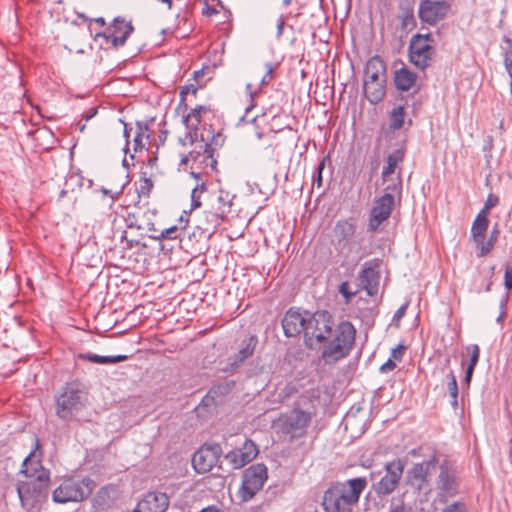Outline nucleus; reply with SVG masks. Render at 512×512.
I'll list each match as a JSON object with an SVG mask.
<instances>
[{
  "mask_svg": "<svg viewBox=\"0 0 512 512\" xmlns=\"http://www.w3.org/2000/svg\"><path fill=\"white\" fill-rule=\"evenodd\" d=\"M356 232V224L352 218L341 219L333 228V244L338 251H343L350 244Z\"/></svg>",
  "mask_w": 512,
  "mask_h": 512,
  "instance_id": "6ab92c4d",
  "label": "nucleus"
},
{
  "mask_svg": "<svg viewBox=\"0 0 512 512\" xmlns=\"http://www.w3.org/2000/svg\"><path fill=\"white\" fill-rule=\"evenodd\" d=\"M178 232H179V229L177 226H171L169 228L162 230L160 233H158V231L153 232V234L150 235V238L155 239V240H161V239L174 240V239L179 238Z\"/></svg>",
  "mask_w": 512,
  "mask_h": 512,
  "instance_id": "c9c22d12",
  "label": "nucleus"
},
{
  "mask_svg": "<svg viewBox=\"0 0 512 512\" xmlns=\"http://www.w3.org/2000/svg\"><path fill=\"white\" fill-rule=\"evenodd\" d=\"M222 449L218 444H204L192 457V465L198 473H207L219 462Z\"/></svg>",
  "mask_w": 512,
  "mask_h": 512,
  "instance_id": "4468645a",
  "label": "nucleus"
},
{
  "mask_svg": "<svg viewBox=\"0 0 512 512\" xmlns=\"http://www.w3.org/2000/svg\"><path fill=\"white\" fill-rule=\"evenodd\" d=\"M169 505L165 493L150 492L140 500L132 512H165Z\"/></svg>",
  "mask_w": 512,
  "mask_h": 512,
  "instance_id": "b1692460",
  "label": "nucleus"
},
{
  "mask_svg": "<svg viewBox=\"0 0 512 512\" xmlns=\"http://www.w3.org/2000/svg\"><path fill=\"white\" fill-rule=\"evenodd\" d=\"M488 225V216L478 213L471 227V235H476L478 237L486 235Z\"/></svg>",
  "mask_w": 512,
  "mask_h": 512,
  "instance_id": "2f4dec72",
  "label": "nucleus"
},
{
  "mask_svg": "<svg viewBox=\"0 0 512 512\" xmlns=\"http://www.w3.org/2000/svg\"><path fill=\"white\" fill-rule=\"evenodd\" d=\"M308 318L299 310L290 308L282 319V327L287 337H295L305 331Z\"/></svg>",
  "mask_w": 512,
  "mask_h": 512,
  "instance_id": "5701e85b",
  "label": "nucleus"
},
{
  "mask_svg": "<svg viewBox=\"0 0 512 512\" xmlns=\"http://www.w3.org/2000/svg\"><path fill=\"white\" fill-rule=\"evenodd\" d=\"M212 142L215 145H221L222 142H223L222 135L220 133H218L217 135H214L213 138H212Z\"/></svg>",
  "mask_w": 512,
  "mask_h": 512,
  "instance_id": "69168bd1",
  "label": "nucleus"
},
{
  "mask_svg": "<svg viewBox=\"0 0 512 512\" xmlns=\"http://www.w3.org/2000/svg\"><path fill=\"white\" fill-rule=\"evenodd\" d=\"M472 236V239L474 241V243L476 244V247L479 248V250H481V247L482 245L484 244V241H485V236L486 235H482V236H476V235H471Z\"/></svg>",
  "mask_w": 512,
  "mask_h": 512,
  "instance_id": "bf43d9fd",
  "label": "nucleus"
},
{
  "mask_svg": "<svg viewBox=\"0 0 512 512\" xmlns=\"http://www.w3.org/2000/svg\"><path fill=\"white\" fill-rule=\"evenodd\" d=\"M85 402L84 393L75 385L68 384L56 397V415L64 421H71L85 406Z\"/></svg>",
  "mask_w": 512,
  "mask_h": 512,
  "instance_id": "0eeeda50",
  "label": "nucleus"
},
{
  "mask_svg": "<svg viewBox=\"0 0 512 512\" xmlns=\"http://www.w3.org/2000/svg\"><path fill=\"white\" fill-rule=\"evenodd\" d=\"M199 147V151H191L188 155H185L181 159V164H187L189 160L192 159L194 162L204 165L205 168H210L211 171H214L216 169L217 160L214 158L215 150L212 147V143L206 142L202 136Z\"/></svg>",
  "mask_w": 512,
  "mask_h": 512,
  "instance_id": "412c9836",
  "label": "nucleus"
},
{
  "mask_svg": "<svg viewBox=\"0 0 512 512\" xmlns=\"http://www.w3.org/2000/svg\"><path fill=\"white\" fill-rule=\"evenodd\" d=\"M388 512H411V508L400 501L398 503H393Z\"/></svg>",
  "mask_w": 512,
  "mask_h": 512,
  "instance_id": "de8ad7c7",
  "label": "nucleus"
},
{
  "mask_svg": "<svg viewBox=\"0 0 512 512\" xmlns=\"http://www.w3.org/2000/svg\"><path fill=\"white\" fill-rule=\"evenodd\" d=\"M99 356H100V355H97V354H94V353L88 352V353L80 354V355H79V358H80V359H83V360H87V361L92 362V363H96V364H98V362H99Z\"/></svg>",
  "mask_w": 512,
  "mask_h": 512,
  "instance_id": "5fc2aeb1",
  "label": "nucleus"
},
{
  "mask_svg": "<svg viewBox=\"0 0 512 512\" xmlns=\"http://www.w3.org/2000/svg\"><path fill=\"white\" fill-rule=\"evenodd\" d=\"M415 19L412 13H406L402 19V25L404 27L414 26Z\"/></svg>",
  "mask_w": 512,
  "mask_h": 512,
  "instance_id": "4d7b16f0",
  "label": "nucleus"
},
{
  "mask_svg": "<svg viewBox=\"0 0 512 512\" xmlns=\"http://www.w3.org/2000/svg\"><path fill=\"white\" fill-rule=\"evenodd\" d=\"M367 486L365 478H353L331 485L324 493L322 505L326 512H352Z\"/></svg>",
  "mask_w": 512,
  "mask_h": 512,
  "instance_id": "f257e3e1",
  "label": "nucleus"
},
{
  "mask_svg": "<svg viewBox=\"0 0 512 512\" xmlns=\"http://www.w3.org/2000/svg\"><path fill=\"white\" fill-rule=\"evenodd\" d=\"M190 89H191V91H192V93H193V94H196L197 89H196L195 87H193V86H191V87H189V86H185V87H183V88L181 89V91H180V96H181V99H182V100L184 99V96H185L188 92H190Z\"/></svg>",
  "mask_w": 512,
  "mask_h": 512,
  "instance_id": "680f3d73",
  "label": "nucleus"
},
{
  "mask_svg": "<svg viewBox=\"0 0 512 512\" xmlns=\"http://www.w3.org/2000/svg\"><path fill=\"white\" fill-rule=\"evenodd\" d=\"M97 113V110L96 109H91L88 113H86L84 115V118L86 121L90 120L92 117L95 116V114Z\"/></svg>",
  "mask_w": 512,
  "mask_h": 512,
  "instance_id": "338daca9",
  "label": "nucleus"
},
{
  "mask_svg": "<svg viewBox=\"0 0 512 512\" xmlns=\"http://www.w3.org/2000/svg\"><path fill=\"white\" fill-rule=\"evenodd\" d=\"M359 280L362 288L367 291L368 295L373 296L377 292L379 273L374 267L367 266V263H365L361 270Z\"/></svg>",
  "mask_w": 512,
  "mask_h": 512,
  "instance_id": "cd10ccee",
  "label": "nucleus"
},
{
  "mask_svg": "<svg viewBox=\"0 0 512 512\" xmlns=\"http://www.w3.org/2000/svg\"><path fill=\"white\" fill-rule=\"evenodd\" d=\"M498 203H499L498 196H496L494 194H489L486 199V202L484 204V207L480 210L479 213L482 215L488 216L490 209L492 207L498 205Z\"/></svg>",
  "mask_w": 512,
  "mask_h": 512,
  "instance_id": "ea45409f",
  "label": "nucleus"
},
{
  "mask_svg": "<svg viewBox=\"0 0 512 512\" xmlns=\"http://www.w3.org/2000/svg\"><path fill=\"white\" fill-rule=\"evenodd\" d=\"M235 196L231 195L227 191L220 190L219 195L217 197L218 206L215 212H208L207 217L211 222L213 228H217L222 221L225 220L227 215L231 211L232 200Z\"/></svg>",
  "mask_w": 512,
  "mask_h": 512,
  "instance_id": "393cba45",
  "label": "nucleus"
},
{
  "mask_svg": "<svg viewBox=\"0 0 512 512\" xmlns=\"http://www.w3.org/2000/svg\"><path fill=\"white\" fill-rule=\"evenodd\" d=\"M148 124L145 122H136V132L133 138L134 151H142L149 143Z\"/></svg>",
  "mask_w": 512,
  "mask_h": 512,
  "instance_id": "c756f323",
  "label": "nucleus"
},
{
  "mask_svg": "<svg viewBox=\"0 0 512 512\" xmlns=\"http://www.w3.org/2000/svg\"><path fill=\"white\" fill-rule=\"evenodd\" d=\"M496 242V240L490 238H488L487 241H484V244L482 245L481 250L478 253V256L483 257L490 253Z\"/></svg>",
  "mask_w": 512,
  "mask_h": 512,
  "instance_id": "49530a36",
  "label": "nucleus"
},
{
  "mask_svg": "<svg viewBox=\"0 0 512 512\" xmlns=\"http://www.w3.org/2000/svg\"><path fill=\"white\" fill-rule=\"evenodd\" d=\"M447 378H448V383H447L448 391H449L450 397L452 398L451 405L454 408H457V406H458V401H457V398H458V385H457V380H456V377H455L453 371H450L447 374Z\"/></svg>",
  "mask_w": 512,
  "mask_h": 512,
  "instance_id": "f704fd0d",
  "label": "nucleus"
},
{
  "mask_svg": "<svg viewBox=\"0 0 512 512\" xmlns=\"http://www.w3.org/2000/svg\"><path fill=\"white\" fill-rule=\"evenodd\" d=\"M33 456L31 452L23 461L21 472L28 476L26 481L17 485L18 497L26 509H33L47 499L49 493L50 472L43 467L30 472L28 462Z\"/></svg>",
  "mask_w": 512,
  "mask_h": 512,
  "instance_id": "f03ea898",
  "label": "nucleus"
},
{
  "mask_svg": "<svg viewBox=\"0 0 512 512\" xmlns=\"http://www.w3.org/2000/svg\"><path fill=\"white\" fill-rule=\"evenodd\" d=\"M356 329L349 321L341 322L335 329L333 338L323 346L321 358L325 364H335L346 358L355 343Z\"/></svg>",
  "mask_w": 512,
  "mask_h": 512,
  "instance_id": "7ed1b4c3",
  "label": "nucleus"
},
{
  "mask_svg": "<svg viewBox=\"0 0 512 512\" xmlns=\"http://www.w3.org/2000/svg\"><path fill=\"white\" fill-rule=\"evenodd\" d=\"M258 344V338L255 335H249L248 337L241 340L238 345L237 352L229 357V367L225 368L226 372L235 371L245 360L250 358Z\"/></svg>",
  "mask_w": 512,
  "mask_h": 512,
  "instance_id": "aec40b11",
  "label": "nucleus"
},
{
  "mask_svg": "<svg viewBox=\"0 0 512 512\" xmlns=\"http://www.w3.org/2000/svg\"><path fill=\"white\" fill-rule=\"evenodd\" d=\"M363 90L365 97L371 104H377L385 96L386 65L379 56L371 57L364 73Z\"/></svg>",
  "mask_w": 512,
  "mask_h": 512,
  "instance_id": "20e7f679",
  "label": "nucleus"
},
{
  "mask_svg": "<svg viewBox=\"0 0 512 512\" xmlns=\"http://www.w3.org/2000/svg\"><path fill=\"white\" fill-rule=\"evenodd\" d=\"M339 292L344 296L346 302H349L357 293V291H350L348 282L341 283Z\"/></svg>",
  "mask_w": 512,
  "mask_h": 512,
  "instance_id": "c03bdc74",
  "label": "nucleus"
},
{
  "mask_svg": "<svg viewBox=\"0 0 512 512\" xmlns=\"http://www.w3.org/2000/svg\"><path fill=\"white\" fill-rule=\"evenodd\" d=\"M325 167V160L323 159L319 164H318V167H317V183H318V186L321 185V174H322V170L324 169Z\"/></svg>",
  "mask_w": 512,
  "mask_h": 512,
  "instance_id": "052dcab7",
  "label": "nucleus"
},
{
  "mask_svg": "<svg viewBox=\"0 0 512 512\" xmlns=\"http://www.w3.org/2000/svg\"><path fill=\"white\" fill-rule=\"evenodd\" d=\"M442 512H468V509L464 502L456 501L447 505Z\"/></svg>",
  "mask_w": 512,
  "mask_h": 512,
  "instance_id": "37998d69",
  "label": "nucleus"
},
{
  "mask_svg": "<svg viewBox=\"0 0 512 512\" xmlns=\"http://www.w3.org/2000/svg\"><path fill=\"white\" fill-rule=\"evenodd\" d=\"M284 25H285V21H284V18L282 16L279 17V19L277 20V37L280 38L283 34V30H284Z\"/></svg>",
  "mask_w": 512,
  "mask_h": 512,
  "instance_id": "13d9d810",
  "label": "nucleus"
},
{
  "mask_svg": "<svg viewBox=\"0 0 512 512\" xmlns=\"http://www.w3.org/2000/svg\"><path fill=\"white\" fill-rule=\"evenodd\" d=\"M200 512H222L221 510L214 508V507H208L202 509Z\"/></svg>",
  "mask_w": 512,
  "mask_h": 512,
  "instance_id": "774afa93",
  "label": "nucleus"
},
{
  "mask_svg": "<svg viewBox=\"0 0 512 512\" xmlns=\"http://www.w3.org/2000/svg\"><path fill=\"white\" fill-rule=\"evenodd\" d=\"M206 190L204 183L197 184L191 192V209H196L201 206L200 196Z\"/></svg>",
  "mask_w": 512,
  "mask_h": 512,
  "instance_id": "4c0bfd02",
  "label": "nucleus"
},
{
  "mask_svg": "<svg viewBox=\"0 0 512 512\" xmlns=\"http://www.w3.org/2000/svg\"><path fill=\"white\" fill-rule=\"evenodd\" d=\"M504 42L506 43L504 51V65L507 73L512 78V40L508 37H504Z\"/></svg>",
  "mask_w": 512,
  "mask_h": 512,
  "instance_id": "e433bc0d",
  "label": "nucleus"
},
{
  "mask_svg": "<svg viewBox=\"0 0 512 512\" xmlns=\"http://www.w3.org/2000/svg\"><path fill=\"white\" fill-rule=\"evenodd\" d=\"M496 242V240L490 238H488L487 241H484V244L482 245L481 250L478 253V256L483 257L490 253Z\"/></svg>",
  "mask_w": 512,
  "mask_h": 512,
  "instance_id": "a18cd8bd",
  "label": "nucleus"
},
{
  "mask_svg": "<svg viewBox=\"0 0 512 512\" xmlns=\"http://www.w3.org/2000/svg\"><path fill=\"white\" fill-rule=\"evenodd\" d=\"M466 351L470 354L468 367H471V369L474 370L479 361L480 348L477 344H470L466 347Z\"/></svg>",
  "mask_w": 512,
  "mask_h": 512,
  "instance_id": "58836bf2",
  "label": "nucleus"
},
{
  "mask_svg": "<svg viewBox=\"0 0 512 512\" xmlns=\"http://www.w3.org/2000/svg\"><path fill=\"white\" fill-rule=\"evenodd\" d=\"M404 471V462L401 459H394L385 464V474L375 485V492L378 495L391 494L398 486Z\"/></svg>",
  "mask_w": 512,
  "mask_h": 512,
  "instance_id": "ddd939ff",
  "label": "nucleus"
},
{
  "mask_svg": "<svg viewBox=\"0 0 512 512\" xmlns=\"http://www.w3.org/2000/svg\"><path fill=\"white\" fill-rule=\"evenodd\" d=\"M229 390V384L218 385L212 387L207 395L202 399L200 406H209L214 403L215 396L218 394L225 393Z\"/></svg>",
  "mask_w": 512,
  "mask_h": 512,
  "instance_id": "473e14b6",
  "label": "nucleus"
},
{
  "mask_svg": "<svg viewBox=\"0 0 512 512\" xmlns=\"http://www.w3.org/2000/svg\"><path fill=\"white\" fill-rule=\"evenodd\" d=\"M266 68H267V71H266V74L264 75V77L261 79V82H260L261 85L269 84V82L271 81V75L274 71L273 66L270 63L266 64Z\"/></svg>",
  "mask_w": 512,
  "mask_h": 512,
  "instance_id": "864d4df0",
  "label": "nucleus"
},
{
  "mask_svg": "<svg viewBox=\"0 0 512 512\" xmlns=\"http://www.w3.org/2000/svg\"><path fill=\"white\" fill-rule=\"evenodd\" d=\"M396 368V363L393 359L389 358L384 364L381 365L379 371L381 373H389Z\"/></svg>",
  "mask_w": 512,
  "mask_h": 512,
  "instance_id": "8fccbe9b",
  "label": "nucleus"
},
{
  "mask_svg": "<svg viewBox=\"0 0 512 512\" xmlns=\"http://www.w3.org/2000/svg\"><path fill=\"white\" fill-rule=\"evenodd\" d=\"M449 5L445 1H422L419 6V18L428 24H435L444 18L448 12Z\"/></svg>",
  "mask_w": 512,
  "mask_h": 512,
  "instance_id": "4be33fe9",
  "label": "nucleus"
},
{
  "mask_svg": "<svg viewBox=\"0 0 512 512\" xmlns=\"http://www.w3.org/2000/svg\"><path fill=\"white\" fill-rule=\"evenodd\" d=\"M153 213L149 210L147 211H137L128 213L125 221L127 227L136 228L138 230H145L149 232H157V229L154 226V223L151 219Z\"/></svg>",
  "mask_w": 512,
  "mask_h": 512,
  "instance_id": "bb28decb",
  "label": "nucleus"
},
{
  "mask_svg": "<svg viewBox=\"0 0 512 512\" xmlns=\"http://www.w3.org/2000/svg\"><path fill=\"white\" fill-rule=\"evenodd\" d=\"M405 108L399 105L391 110L389 113V127L391 130L396 131L403 127L405 122Z\"/></svg>",
  "mask_w": 512,
  "mask_h": 512,
  "instance_id": "7c9ffc66",
  "label": "nucleus"
},
{
  "mask_svg": "<svg viewBox=\"0 0 512 512\" xmlns=\"http://www.w3.org/2000/svg\"><path fill=\"white\" fill-rule=\"evenodd\" d=\"M394 205L395 199L390 191L375 200L369 215V231L378 230L379 226L390 217Z\"/></svg>",
  "mask_w": 512,
  "mask_h": 512,
  "instance_id": "2eb2a0df",
  "label": "nucleus"
},
{
  "mask_svg": "<svg viewBox=\"0 0 512 512\" xmlns=\"http://www.w3.org/2000/svg\"><path fill=\"white\" fill-rule=\"evenodd\" d=\"M100 191L102 192L103 195L110 197L112 200V203L117 201L119 199L120 195L122 194V190L112 191V190L104 188V187H102Z\"/></svg>",
  "mask_w": 512,
  "mask_h": 512,
  "instance_id": "09e8293b",
  "label": "nucleus"
},
{
  "mask_svg": "<svg viewBox=\"0 0 512 512\" xmlns=\"http://www.w3.org/2000/svg\"><path fill=\"white\" fill-rule=\"evenodd\" d=\"M267 467L264 464H255L248 467L242 476L240 497L242 501H249L260 491L267 480Z\"/></svg>",
  "mask_w": 512,
  "mask_h": 512,
  "instance_id": "1a4fd4ad",
  "label": "nucleus"
},
{
  "mask_svg": "<svg viewBox=\"0 0 512 512\" xmlns=\"http://www.w3.org/2000/svg\"><path fill=\"white\" fill-rule=\"evenodd\" d=\"M333 321L326 311H317L308 317L304 331V341L307 347L314 349L326 342L332 334Z\"/></svg>",
  "mask_w": 512,
  "mask_h": 512,
  "instance_id": "39448f33",
  "label": "nucleus"
},
{
  "mask_svg": "<svg viewBox=\"0 0 512 512\" xmlns=\"http://www.w3.org/2000/svg\"><path fill=\"white\" fill-rule=\"evenodd\" d=\"M258 452L256 444L252 440L246 439L241 447L228 452L225 458L233 469H240L250 463L258 455Z\"/></svg>",
  "mask_w": 512,
  "mask_h": 512,
  "instance_id": "a211bd4d",
  "label": "nucleus"
},
{
  "mask_svg": "<svg viewBox=\"0 0 512 512\" xmlns=\"http://www.w3.org/2000/svg\"><path fill=\"white\" fill-rule=\"evenodd\" d=\"M407 307H408V303H405V304H403L402 306H400V307L396 310V312H395V314H394V316H393V321H398V320H400L402 317H404V315H405V313H406V309H407Z\"/></svg>",
  "mask_w": 512,
  "mask_h": 512,
  "instance_id": "6e6d98bb",
  "label": "nucleus"
},
{
  "mask_svg": "<svg viewBox=\"0 0 512 512\" xmlns=\"http://www.w3.org/2000/svg\"><path fill=\"white\" fill-rule=\"evenodd\" d=\"M504 284L507 289H512V266L505 269Z\"/></svg>",
  "mask_w": 512,
  "mask_h": 512,
  "instance_id": "3c124183",
  "label": "nucleus"
},
{
  "mask_svg": "<svg viewBox=\"0 0 512 512\" xmlns=\"http://www.w3.org/2000/svg\"><path fill=\"white\" fill-rule=\"evenodd\" d=\"M417 74L402 66L394 72V84L400 91L410 90L416 83Z\"/></svg>",
  "mask_w": 512,
  "mask_h": 512,
  "instance_id": "c85d7f7f",
  "label": "nucleus"
},
{
  "mask_svg": "<svg viewBox=\"0 0 512 512\" xmlns=\"http://www.w3.org/2000/svg\"><path fill=\"white\" fill-rule=\"evenodd\" d=\"M95 487V483L90 478L76 480L73 478L65 479L52 494V499L56 503L79 502L86 499Z\"/></svg>",
  "mask_w": 512,
  "mask_h": 512,
  "instance_id": "423d86ee",
  "label": "nucleus"
},
{
  "mask_svg": "<svg viewBox=\"0 0 512 512\" xmlns=\"http://www.w3.org/2000/svg\"><path fill=\"white\" fill-rule=\"evenodd\" d=\"M473 371H474V370H473V369H471V367H467V369H466V373H465V378H464V380H465V382H466L467 384H469V383H470V381H471Z\"/></svg>",
  "mask_w": 512,
  "mask_h": 512,
  "instance_id": "0e129e2a",
  "label": "nucleus"
},
{
  "mask_svg": "<svg viewBox=\"0 0 512 512\" xmlns=\"http://www.w3.org/2000/svg\"><path fill=\"white\" fill-rule=\"evenodd\" d=\"M498 236H499V229H498V225L496 224L493 229L491 230L490 232V235H489V238L490 239H494L497 241L498 239Z\"/></svg>",
  "mask_w": 512,
  "mask_h": 512,
  "instance_id": "e2e57ef3",
  "label": "nucleus"
},
{
  "mask_svg": "<svg viewBox=\"0 0 512 512\" xmlns=\"http://www.w3.org/2000/svg\"><path fill=\"white\" fill-rule=\"evenodd\" d=\"M434 53L428 35L417 34L412 37L409 44V58L417 68L424 70L429 66Z\"/></svg>",
  "mask_w": 512,
  "mask_h": 512,
  "instance_id": "9b49d317",
  "label": "nucleus"
},
{
  "mask_svg": "<svg viewBox=\"0 0 512 512\" xmlns=\"http://www.w3.org/2000/svg\"><path fill=\"white\" fill-rule=\"evenodd\" d=\"M404 349H405V347L402 346V345H399V346L395 347L391 351V357L390 358L393 359V360L400 361L402 359L403 354H404Z\"/></svg>",
  "mask_w": 512,
  "mask_h": 512,
  "instance_id": "603ef678",
  "label": "nucleus"
},
{
  "mask_svg": "<svg viewBox=\"0 0 512 512\" xmlns=\"http://www.w3.org/2000/svg\"><path fill=\"white\" fill-rule=\"evenodd\" d=\"M153 182L150 177L147 176L146 172H141V177L139 180V186L137 188V193L140 197H149L151 190L153 189Z\"/></svg>",
  "mask_w": 512,
  "mask_h": 512,
  "instance_id": "72a5a7b5",
  "label": "nucleus"
},
{
  "mask_svg": "<svg viewBox=\"0 0 512 512\" xmlns=\"http://www.w3.org/2000/svg\"><path fill=\"white\" fill-rule=\"evenodd\" d=\"M245 89H246V92H247V94L249 96V100H250L249 105L245 108V112H246V114H248L256 106L255 97L257 96L258 91L252 89L251 83H248L246 85Z\"/></svg>",
  "mask_w": 512,
  "mask_h": 512,
  "instance_id": "79ce46f5",
  "label": "nucleus"
},
{
  "mask_svg": "<svg viewBox=\"0 0 512 512\" xmlns=\"http://www.w3.org/2000/svg\"><path fill=\"white\" fill-rule=\"evenodd\" d=\"M204 110L203 106L195 107L183 117V123L186 126L187 132L185 137L180 139L182 145L194 144L198 141V125L201 122V111Z\"/></svg>",
  "mask_w": 512,
  "mask_h": 512,
  "instance_id": "a878e982",
  "label": "nucleus"
},
{
  "mask_svg": "<svg viewBox=\"0 0 512 512\" xmlns=\"http://www.w3.org/2000/svg\"><path fill=\"white\" fill-rule=\"evenodd\" d=\"M404 150L396 149L387 156L386 165L382 171V178L384 183L390 182L386 185L385 190L390 192H398L401 190V179L400 176L392 178L396 166L404 159Z\"/></svg>",
  "mask_w": 512,
  "mask_h": 512,
  "instance_id": "f3484780",
  "label": "nucleus"
},
{
  "mask_svg": "<svg viewBox=\"0 0 512 512\" xmlns=\"http://www.w3.org/2000/svg\"><path fill=\"white\" fill-rule=\"evenodd\" d=\"M311 421L312 413L300 408H293L279 418L282 434L288 436L291 441L304 437Z\"/></svg>",
  "mask_w": 512,
  "mask_h": 512,
  "instance_id": "6e6552de",
  "label": "nucleus"
},
{
  "mask_svg": "<svg viewBox=\"0 0 512 512\" xmlns=\"http://www.w3.org/2000/svg\"><path fill=\"white\" fill-rule=\"evenodd\" d=\"M128 359L127 355L99 356L98 364H116Z\"/></svg>",
  "mask_w": 512,
  "mask_h": 512,
  "instance_id": "a19ab883",
  "label": "nucleus"
},
{
  "mask_svg": "<svg viewBox=\"0 0 512 512\" xmlns=\"http://www.w3.org/2000/svg\"><path fill=\"white\" fill-rule=\"evenodd\" d=\"M460 480L456 468L448 461L439 466V474L436 479V487L439 497H454L459 493Z\"/></svg>",
  "mask_w": 512,
  "mask_h": 512,
  "instance_id": "f8f14e48",
  "label": "nucleus"
},
{
  "mask_svg": "<svg viewBox=\"0 0 512 512\" xmlns=\"http://www.w3.org/2000/svg\"><path fill=\"white\" fill-rule=\"evenodd\" d=\"M436 463L437 459L435 455L428 460L415 463L411 469L407 471L406 479L408 486L422 493L424 496H427L431 492L429 471L435 467Z\"/></svg>",
  "mask_w": 512,
  "mask_h": 512,
  "instance_id": "9d476101",
  "label": "nucleus"
},
{
  "mask_svg": "<svg viewBox=\"0 0 512 512\" xmlns=\"http://www.w3.org/2000/svg\"><path fill=\"white\" fill-rule=\"evenodd\" d=\"M133 30L134 27L131 22H127L121 17H116L107 31L98 33L97 37H103L106 43H110L112 47L118 48L126 43Z\"/></svg>",
  "mask_w": 512,
  "mask_h": 512,
  "instance_id": "dca6fc26",
  "label": "nucleus"
}]
</instances>
